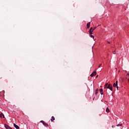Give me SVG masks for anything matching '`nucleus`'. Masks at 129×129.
<instances>
[{
    "label": "nucleus",
    "instance_id": "nucleus-12",
    "mask_svg": "<svg viewBox=\"0 0 129 129\" xmlns=\"http://www.w3.org/2000/svg\"><path fill=\"white\" fill-rule=\"evenodd\" d=\"M107 86H108V83L105 84L104 85L105 88H107Z\"/></svg>",
    "mask_w": 129,
    "mask_h": 129
},
{
    "label": "nucleus",
    "instance_id": "nucleus-16",
    "mask_svg": "<svg viewBox=\"0 0 129 129\" xmlns=\"http://www.w3.org/2000/svg\"><path fill=\"white\" fill-rule=\"evenodd\" d=\"M121 125H122V124H118L117 125V126H121Z\"/></svg>",
    "mask_w": 129,
    "mask_h": 129
},
{
    "label": "nucleus",
    "instance_id": "nucleus-15",
    "mask_svg": "<svg viewBox=\"0 0 129 129\" xmlns=\"http://www.w3.org/2000/svg\"><path fill=\"white\" fill-rule=\"evenodd\" d=\"M97 93H98V91L97 90H96V91H95L96 95H97Z\"/></svg>",
    "mask_w": 129,
    "mask_h": 129
},
{
    "label": "nucleus",
    "instance_id": "nucleus-17",
    "mask_svg": "<svg viewBox=\"0 0 129 129\" xmlns=\"http://www.w3.org/2000/svg\"><path fill=\"white\" fill-rule=\"evenodd\" d=\"M113 53L115 54V50L113 51Z\"/></svg>",
    "mask_w": 129,
    "mask_h": 129
},
{
    "label": "nucleus",
    "instance_id": "nucleus-13",
    "mask_svg": "<svg viewBox=\"0 0 129 129\" xmlns=\"http://www.w3.org/2000/svg\"><path fill=\"white\" fill-rule=\"evenodd\" d=\"M106 112H109V111H110V110H109V108H106Z\"/></svg>",
    "mask_w": 129,
    "mask_h": 129
},
{
    "label": "nucleus",
    "instance_id": "nucleus-7",
    "mask_svg": "<svg viewBox=\"0 0 129 129\" xmlns=\"http://www.w3.org/2000/svg\"><path fill=\"white\" fill-rule=\"evenodd\" d=\"M14 126L15 128L20 129V127L18 126V125L16 124V123H14Z\"/></svg>",
    "mask_w": 129,
    "mask_h": 129
},
{
    "label": "nucleus",
    "instance_id": "nucleus-5",
    "mask_svg": "<svg viewBox=\"0 0 129 129\" xmlns=\"http://www.w3.org/2000/svg\"><path fill=\"white\" fill-rule=\"evenodd\" d=\"M117 81H116V82L113 84V87H116V88L118 89V86H117Z\"/></svg>",
    "mask_w": 129,
    "mask_h": 129
},
{
    "label": "nucleus",
    "instance_id": "nucleus-6",
    "mask_svg": "<svg viewBox=\"0 0 129 129\" xmlns=\"http://www.w3.org/2000/svg\"><path fill=\"white\" fill-rule=\"evenodd\" d=\"M40 122H42L43 125H45V126H49V125L47 124V123H45V122H44V121L43 120L40 121Z\"/></svg>",
    "mask_w": 129,
    "mask_h": 129
},
{
    "label": "nucleus",
    "instance_id": "nucleus-9",
    "mask_svg": "<svg viewBox=\"0 0 129 129\" xmlns=\"http://www.w3.org/2000/svg\"><path fill=\"white\" fill-rule=\"evenodd\" d=\"M51 121H54V120H55V117H54L53 116H52L51 117V118L50 119Z\"/></svg>",
    "mask_w": 129,
    "mask_h": 129
},
{
    "label": "nucleus",
    "instance_id": "nucleus-3",
    "mask_svg": "<svg viewBox=\"0 0 129 129\" xmlns=\"http://www.w3.org/2000/svg\"><path fill=\"white\" fill-rule=\"evenodd\" d=\"M96 75V71H94L92 74H91V77H93V76H95Z\"/></svg>",
    "mask_w": 129,
    "mask_h": 129
},
{
    "label": "nucleus",
    "instance_id": "nucleus-21",
    "mask_svg": "<svg viewBox=\"0 0 129 129\" xmlns=\"http://www.w3.org/2000/svg\"><path fill=\"white\" fill-rule=\"evenodd\" d=\"M112 127H113V125H112Z\"/></svg>",
    "mask_w": 129,
    "mask_h": 129
},
{
    "label": "nucleus",
    "instance_id": "nucleus-10",
    "mask_svg": "<svg viewBox=\"0 0 129 129\" xmlns=\"http://www.w3.org/2000/svg\"><path fill=\"white\" fill-rule=\"evenodd\" d=\"M3 118H5V115H4L3 113H2L0 114V117H3Z\"/></svg>",
    "mask_w": 129,
    "mask_h": 129
},
{
    "label": "nucleus",
    "instance_id": "nucleus-8",
    "mask_svg": "<svg viewBox=\"0 0 129 129\" xmlns=\"http://www.w3.org/2000/svg\"><path fill=\"white\" fill-rule=\"evenodd\" d=\"M90 28V22H88L87 25V28L88 29Z\"/></svg>",
    "mask_w": 129,
    "mask_h": 129
},
{
    "label": "nucleus",
    "instance_id": "nucleus-14",
    "mask_svg": "<svg viewBox=\"0 0 129 129\" xmlns=\"http://www.w3.org/2000/svg\"><path fill=\"white\" fill-rule=\"evenodd\" d=\"M90 35L91 38H93V39H94V36H93L92 34H90Z\"/></svg>",
    "mask_w": 129,
    "mask_h": 129
},
{
    "label": "nucleus",
    "instance_id": "nucleus-4",
    "mask_svg": "<svg viewBox=\"0 0 129 129\" xmlns=\"http://www.w3.org/2000/svg\"><path fill=\"white\" fill-rule=\"evenodd\" d=\"M4 126L6 129H13L10 126L6 124H4Z\"/></svg>",
    "mask_w": 129,
    "mask_h": 129
},
{
    "label": "nucleus",
    "instance_id": "nucleus-20",
    "mask_svg": "<svg viewBox=\"0 0 129 129\" xmlns=\"http://www.w3.org/2000/svg\"><path fill=\"white\" fill-rule=\"evenodd\" d=\"M97 77H98V75H97V76H96V78H97Z\"/></svg>",
    "mask_w": 129,
    "mask_h": 129
},
{
    "label": "nucleus",
    "instance_id": "nucleus-11",
    "mask_svg": "<svg viewBox=\"0 0 129 129\" xmlns=\"http://www.w3.org/2000/svg\"><path fill=\"white\" fill-rule=\"evenodd\" d=\"M100 92H101V95L103 94V89H100Z\"/></svg>",
    "mask_w": 129,
    "mask_h": 129
},
{
    "label": "nucleus",
    "instance_id": "nucleus-22",
    "mask_svg": "<svg viewBox=\"0 0 129 129\" xmlns=\"http://www.w3.org/2000/svg\"><path fill=\"white\" fill-rule=\"evenodd\" d=\"M127 75H129V74H127Z\"/></svg>",
    "mask_w": 129,
    "mask_h": 129
},
{
    "label": "nucleus",
    "instance_id": "nucleus-2",
    "mask_svg": "<svg viewBox=\"0 0 129 129\" xmlns=\"http://www.w3.org/2000/svg\"><path fill=\"white\" fill-rule=\"evenodd\" d=\"M95 30V28H92V27H91L90 31L89 32V34H92V32H93Z\"/></svg>",
    "mask_w": 129,
    "mask_h": 129
},
{
    "label": "nucleus",
    "instance_id": "nucleus-1",
    "mask_svg": "<svg viewBox=\"0 0 129 129\" xmlns=\"http://www.w3.org/2000/svg\"><path fill=\"white\" fill-rule=\"evenodd\" d=\"M107 88H108V89H110V90H111V91H112V85H111V84H109L107 87Z\"/></svg>",
    "mask_w": 129,
    "mask_h": 129
},
{
    "label": "nucleus",
    "instance_id": "nucleus-18",
    "mask_svg": "<svg viewBox=\"0 0 129 129\" xmlns=\"http://www.w3.org/2000/svg\"><path fill=\"white\" fill-rule=\"evenodd\" d=\"M101 66V64L99 66L98 68H100Z\"/></svg>",
    "mask_w": 129,
    "mask_h": 129
},
{
    "label": "nucleus",
    "instance_id": "nucleus-19",
    "mask_svg": "<svg viewBox=\"0 0 129 129\" xmlns=\"http://www.w3.org/2000/svg\"><path fill=\"white\" fill-rule=\"evenodd\" d=\"M107 43H108L109 44L110 43L109 41H107Z\"/></svg>",
    "mask_w": 129,
    "mask_h": 129
}]
</instances>
